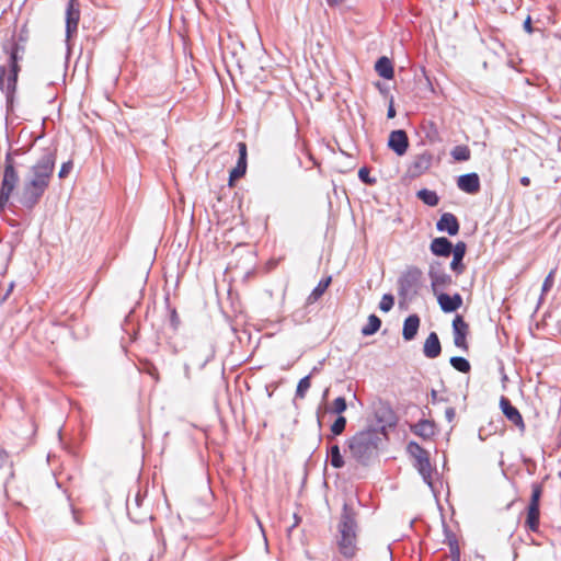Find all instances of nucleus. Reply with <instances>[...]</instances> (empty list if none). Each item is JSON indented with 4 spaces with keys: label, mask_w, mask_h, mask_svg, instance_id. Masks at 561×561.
Returning a JSON list of instances; mask_svg holds the SVG:
<instances>
[{
    "label": "nucleus",
    "mask_w": 561,
    "mask_h": 561,
    "mask_svg": "<svg viewBox=\"0 0 561 561\" xmlns=\"http://www.w3.org/2000/svg\"><path fill=\"white\" fill-rule=\"evenodd\" d=\"M442 352L438 335L435 332L430 333L423 346V353L427 358H436Z\"/></svg>",
    "instance_id": "a211bd4d"
},
{
    "label": "nucleus",
    "mask_w": 561,
    "mask_h": 561,
    "mask_svg": "<svg viewBox=\"0 0 561 561\" xmlns=\"http://www.w3.org/2000/svg\"><path fill=\"white\" fill-rule=\"evenodd\" d=\"M388 146L398 156H403L409 148V138L407 133L402 129L391 131L388 139Z\"/></svg>",
    "instance_id": "f8f14e48"
},
{
    "label": "nucleus",
    "mask_w": 561,
    "mask_h": 561,
    "mask_svg": "<svg viewBox=\"0 0 561 561\" xmlns=\"http://www.w3.org/2000/svg\"><path fill=\"white\" fill-rule=\"evenodd\" d=\"M447 546L449 548L451 561H460V548L458 540L455 536L448 537Z\"/></svg>",
    "instance_id": "7c9ffc66"
},
{
    "label": "nucleus",
    "mask_w": 561,
    "mask_h": 561,
    "mask_svg": "<svg viewBox=\"0 0 561 561\" xmlns=\"http://www.w3.org/2000/svg\"><path fill=\"white\" fill-rule=\"evenodd\" d=\"M446 416H447L448 421H451L454 419V416H455L454 408H448L446 410Z\"/></svg>",
    "instance_id": "37998d69"
},
{
    "label": "nucleus",
    "mask_w": 561,
    "mask_h": 561,
    "mask_svg": "<svg viewBox=\"0 0 561 561\" xmlns=\"http://www.w3.org/2000/svg\"><path fill=\"white\" fill-rule=\"evenodd\" d=\"M347 408L346 400L343 397L334 399L332 403V411L336 414L343 413Z\"/></svg>",
    "instance_id": "c9c22d12"
},
{
    "label": "nucleus",
    "mask_w": 561,
    "mask_h": 561,
    "mask_svg": "<svg viewBox=\"0 0 561 561\" xmlns=\"http://www.w3.org/2000/svg\"><path fill=\"white\" fill-rule=\"evenodd\" d=\"M0 473H8L13 477V463L10 460V456L5 450H0Z\"/></svg>",
    "instance_id": "c85d7f7f"
},
{
    "label": "nucleus",
    "mask_w": 561,
    "mask_h": 561,
    "mask_svg": "<svg viewBox=\"0 0 561 561\" xmlns=\"http://www.w3.org/2000/svg\"><path fill=\"white\" fill-rule=\"evenodd\" d=\"M81 11L78 0H69L66 9V35L67 38L72 37L77 31L80 22Z\"/></svg>",
    "instance_id": "9d476101"
},
{
    "label": "nucleus",
    "mask_w": 561,
    "mask_h": 561,
    "mask_svg": "<svg viewBox=\"0 0 561 561\" xmlns=\"http://www.w3.org/2000/svg\"><path fill=\"white\" fill-rule=\"evenodd\" d=\"M465 251H466V245L463 242L457 243L453 251L454 257L450 263V267L453 271L457 272L458 274L462 273V271H463V265H462L461 261L463 259Z\"/></svg>",
    "instance_id": "b1692460"
},
{
    "label": "nucleus",
    "mask_w": 561,
    "mask_h": 561,
    "mask_svg": "<svg viewBox=\"0 0 561 561\" xmlns=\"http://www.w3.org/2000/svg\"><path fill=\"white\" fill-rule=\"evenodd\" d=\"M450 365L458 371L460 373H469L470 371V364L469 362L463 358V357H458V356H455V357H451L450 358Z\"/></svg>",
    "instance_id": "2f4dec72"
},
{
    "label": "nucleus",
    "mask_w": 561,
    "mask_h": 561,
    "mask_svg": "<svg viewBox=\"0 0 561 561\" xmlns=\"http://www.w3.org/2000/svg\"><path fill=\"white\" fill-rule=\"evenodd\" d=\"M431 286L434 295H438L443 289L451 284V277L443 270L431 266L430 268Z\"/></svg>",
    "instance_id": "9b49d317"
},
{
    "label": "nucleus",
    "mask_w": 561,
    "mask_h": 561,
    "mask_svg": "<svg viewBox=\"0 0 561 561\" xmlns=\"http://www.w3.org/2000/svg\"><path fill=\"white\" fill-rule=\"evenodd\" d=\"M329 456H330V463L333 468L339 469L344 466L345 461L343 459V456L340 451V447L337 445H333L330 448Z\"/></svg>",
    "instance_id": "cd10ccee"
},
{
    "label": "nucleus",
    "mask_w": 561,
    "mask_h": 561,
    "mask_svg": "<svg viewBox=\"0 0 561 561\" xmlns=\"http://www.w3.org/2000/svg\"><path fill=\"white\" fill-rule=\"evenodd\" d=\"M394 116H396V110H394L393 104L391 102L389 107H388L387 117L388 118H393Z\"/></svg>",
    "instance_id": "a19ab883"
},
{
    "label": "nucleus",
    "mask_w": 561,
    "mask_h": 561,
    "mask_svg": "<svg viewBox=\"0 0 561 561\" xmlns=\"http://www.w3.org/2000/svg\"><path fill=\"white\" fill-rule=\"evenodd\" d=\"M381 327V320L376 314H370L367 324L362 328V334L365 336L375 334Z\"/></svg>",
    "instance_id": "a878e982"
},
{
    "label": "nucleus",
    "mask_w": 561,
    "mask_h": 561,
    "mask_svg": "<svg viewBox=\"0 0 561 561\" xmlns=\"http://www.w3.org/2000/svg\"><path fill=\"white\" fill-rule=\"evenodd\" d=\"M417 197L430 207H434L438 204V196L434 191L421 190L417 192Z\"/></svg>",
    "instance_id": "bb28decb"
},
{
    "label": "nucleus",
    "mask_w": 561,
    "mask_h": 561,
    "mask_svg": "<svg viewBox=\"0 0 561 561\" xmlns=\"http://www.w3.org/2000/svg\"><path fill=\"white\" fill-rule=\"evenodd\" d=\"M72 169H73L72 160H68L67 162H64L61 164L59 173H58L59 179L67 178L70 174V172L72 171Z\"/></svg>",
    "instance_id": "4c0bfd02"
},
{
    "label": "nucleus",
    "mask_w": 561,
    "mask_h": 561,
    "mask_svg": "<svg viewBox=\"0 0 561 561\" xmlns=\"http://www.w3.org/2000/svg\"><path fill=\"white\" fill-rule=\"evenodd\" d=\"M331 280H332L331 276H329L324 279H321L319 282V284L317 285V287L309 295L308 301L310 304L316 302L325 293V290L328 289V287L331 284Z\"/></svg>",
    "instance_id": "393cba45"
},
{
    "label": "nucleus",
    "mask_w": 561,
    "mask_h": 561,
    "mask_svg": "<svg viewBox=\"0 0 561 561\" xmlns=\"http://www.w3.org/2000/svg\"><path fill=\"white\" fill-rule=\"evenodd\" d=\"M422 278V271L417 267L409 268L400 278V288L403 291H409L417 286Z\"/></svg>",
    "instance_id": "dca6fc26"
},
{
    "label": "nucleus",
    "mask_w": 561,
    "mask_h": 561,
    "mask_svg": "<svg viewBox=\"0 0 561 561\" xmlns=\"http://www.w3.org/2000/svg\"><path fill=\"white\" fill-rule=\"evenodd\" d=\"M432 161H433V157L428 152L417 154L414 158L410 169L413 172V174L420 175L431 168Z\"/></svg>",
    "instance_id": "aec40b11"
},
{
    "label": "nucleus",
    "mask_w": 561,
    "mask_h": 561,
    "mask_svg": "<svg viewBox=\"0 0 561 561\" xmlns=\"http://www.w3.org/2000/svg\"><path fill=\"white\" fill-rule=\"evenodd\" d=\"M411 431L423 439H431L436 434V424L430 420H421L411 426Z\"/></svg>",
    "instance_id": "f3484780"
},
{
    "label": "nucleus",
    "mask_w": 561,
    "mask_h": 561,
    "mask_svg": "<svg viewBox=\"0 0 561 561\" xmlns=\"http://www.w3.org/2000/svg\"><path fill=\"white\" fill-rule=\"evenodd\" d=\"M524 28L528 34L533 33V26H531V19L530 16H527V19L524 21Z\"/></svg>",
    "instance_id": "ea45409f"
},
{
    "label": "nucleus",
    "mask_w": 561,
    "mask_h": 561,
    "mask_svg": "<svg viewBox=\"0 0 561 561\" xmlns=\"http://www.w3.org/2000/svg\"><path fill=\"white\" fill-rule=\"evenodd\" d=\"M435 296L440 309L446 313L454 312L462 306V297L458 293L453 296H449L445 293H439Z\"/></svg>",
    "instance_id": "ddd939ff"
},
{
    "label": "nucleus",
    "mask_w": 561,
    "mask_h": 561,
    "mask_svg": "<svg viewBox=\"0 0 561 561\" xmlns=\"http://www.w3.org/2000/svg\"><path fill=\"white\" fill-rule=\"evenodd\" d=\"M458 187L469 194H474L480 190V179L477 173L460 175L457 181Z\"/></svg>",
    "instance_id": "2eb2a0df"
},
{
    "label": "nucleus",
    "mask_w": 561,
    "mask_h": 561,
    "mask_svg": "<svg viewBox=\"0 0 561 561\" xmlns=\"http://www.w3.org/2000/svg\"><path fill=\"white\" fill-rule=\"evenodd\" d=\"M469 332V324L465 321L462 316L457 314L453 320L454 344L463 352H468L469 350V344L467 341Z\"/></svg>",
    "instance_id": "6e6552de"
},
{
    "label": "nucleus",
    "mask_w": 561,
    "mask_h": 561,
    "mask_svg": "<svg viewBox=\"0 0 561 561\" xmlns=\"http://www.w3.org/2000/svg\"><path fill=\"white\" fill-rule=\"evenodd\" d=\"M340 537L337 539L339 551L345 558H353L356 554V522L350 510H344L339 524Z\"/></svg>",
    "instance_id": "7ed1b4c3"
},
{
    "label": "nucleus",
    "mask_w": 561,
    "mask_h": 561,
    "mask_svg": "<svg viewBox=\"0 0 561 561\" xmlns=\"http://www.w3.org/2000/svg\"><path fill=\"white\" fill-rule=\"evenodd\" d=\"M543 493L541 483L531 484V496L526 508V518L524 527L531 533H538L540 526V499Z\"/></svg>",
    "instance_id": "39448f33"
},
{
    "label": "nucleus",
    "mask_w": 561,
    "mask_h": 561,
    "mask_svg": "<svg viewBox=\"0 0 561 561\" xmlns=\"http://www.w3.org/2000/svg\"><path fill=\"white\" fill-rule=\"evenodd\" d=\"M358 178L366 184L371 185L376 182L375 179L370 178V171L365 167L358 170Z\"/></svg>",
    "instance_id": "58836bf2"
},
{
    "label": "nucleus",
    "mask_w": 561,
    "mask_h": 561,
    "mask_svg": "<svg viewBox=\"0 0 561 561\" xmlns=\"http://www.w3.org/2000/svg\"><path fill=\"white\" fill-rule=\"evenodd\" d=\"M19 182V174L14 168L13 159L8 154L5 158V164L3 169V176L0 188V208L3 209L16 184Z\"/></svg>",
    "instance_id": "0eeeda50"
},
{
    "label": "nucleus",
    "mask_w": 561,
    "mask_h": 561,
    "mask_svg": "<svg viewBox=\"0 0 561 561\" xmlns=\"http://www.w3.org/2000/svg\"><path fill=\"white\" fill-rule=\"evenodd\" d=\"M394 305V298L391 294H385L379 302V309L383 312H388Z\"/></svg>",
    "instance_id": "f704fd0d"
},
{
    "label": "nucleus",
    "mask_w": 561,
    "mask_h": 561,
    "mask_svg": "<svg viewBox=\"0 0 561 561\" xmlns=\"http://www.w3.org/2000/svg\"><path fill=\"white\" fill-rule=\"evenodd\" d=\"M451 157L456 161H468L471 157V151L468 146L459 145L451 150Z\"/></svg>",
    "instance_id": "c756f323"
},
{
    "label": "nucleus",
    "mask_w": 561,
    "mask_h": 561,
    "mask_svg": "<svg viewBox=\"0 0 561 561\" xmlns=\"http://www.w3.org/2000/svg\"><path fill=\"white\" fill-rule=\"evenodd\" d=\"M554 274H556V268L551 270L549 272V274L547 275V277L545 278L543 284H542V294L548 293L552 288L553 283H554Z\"/></svg>",
    "instance_id": "e433bc0d"
},
{
    "label": "nucleus",
    "mask_w": 561,
    "mask_h": 561,
    "mask_svg": "<svg viewBox=\"0 0 561 561\" xmlns=\"http://www.w3.org/2000/svg\"><path fill=\"white\" fill-rule=\"evenodd\" d=\"M10 72L7 75L5 67L0 66V90L7 95H12L16 89L18 75L20 66L18 64V45L14 44L10 51L9 59Z\"/></svg>",
    "instance_id": "423d86ee"
},
{
    "label": "nucleus",
    "mask_w": 561,
    "mask_h": 561,
    "mask_svg": "<svg viewBox=\"0 0 561 561\" xmlns=\"http://www.w3.org/2000/svg\"><path fill=\"white\" fill-rule=\"evenodd\" d=\"M346 0H327V3L330 5V7H336V5H341L345 2Z\"/></svg>",
    "instance_id": "79ce46f5"
},
{
    "label": "nucleus",
    "mask_w": 561,
    "mask_h": 561,
    "mask_svg": "<svg viewBox=\"0 0 561 561\" xmlns=\"http://www.w3.org/2000/svg\"><path fill=\"white\" fill-rule=\"evenodd\" d=\"M431 250L436 255L448 256L453 251V244L446 238H436L431 243Z\"/></svg>",
    "instance_id": "5701e85b"
},
{
    "label": "nucleus",
    "mask_w": 561,
    "mask_h": 561,
    "mask_svg": "<svg viewBox=\"0 0 561 561\" xmlns=\"http://www.w3.org/2000/svg\"><path fill=\"white\" fill-rule=\"evenodd\" d=\"M500 409L504 416L513 423L520 433H524L526 431V424L524 422V419L520 414V412L515 408L508 398L502 396L500 398Z\"/></svg>",
    "instance_id": "1a4fd4ad"
},
{
    "label": "nucleus",
    "mask_w": 561,
    "mask_h": 561,
    "mask_svg": "<svg viewBox=\"0 0 561 561\" xmlns=\"http://www.w3.org/2000/svg\"><path fill=\"white\" fill-rule=\"evenodd\" d=\"M346 426V419L342 415H340L331 425V432L333 435L337 436L341 435Z\"/></svg>",
    "instance_id": "72a5a7b5"
},
{
    "label": "nucleus",
    "mask_w": 561,
    "mask_h": 561,
    "mask_svg": "<svg viewBox=\"0 0 561 561\" xmlns=\"http://www.w3.org/2000/svg\"><path fill=\"white\" fill-rule=\"evenodd\" d=\"M380 443L381 436L377 430L359 431L347 439V453L356 462L367 465L378 455Z\"/></svg>",
    "instance_id": "f03ea898"
},
{
    "label": "nucleus",
    "mask_w": 561,
    "mask_h": 561,
    "mask_svg": "<svg viewBox=\"0 0 561 561\" xmlns=\"http://www.w3.org/2000/svg\"><path fill=\"white\" fill-rule=\"evenodd\" d=\"M437 229L439 231H446L450 236H454L459 230V224L457 218L451 213H444V215L437 222Z\"/></svg>",
    "instance_id": "6ab92c4d"
},
{
    "label": "nucleus",
    "mask_w": 561,
    "mask_h": 561,
    "mask_svg": "<svg viewBox=\"0 0 561 561\" xmlns=\"http://www.w3.org/2000/svg\"><path fill=\"white\" fill-rule=\"evenodd\" d=\"M407 450L413 458V466L417 469L424 482L432 486L434 467L431 463L428 451L415 442H410L407 446Z\"/></svg>",
    "instance_id": "20e7f679"
},
{
    "label": "nucleus",
    "mask_w": 561,
    "mask_h": 561,
    "mask_svg": "<svg viewBox=\"0 0 561 561\" xmlns=\"http://www.w3.org/2000/svg\"><path fill=\"white\" fill-rule=\"evenodd\" d=\"M56 157L47 152L39 161L30 168L24 176L22 186L16 192V201L26 208L35 207L49 186L55 170Z\"/></svg>",
    "instance_id": "f257e3e1"
},
{
    "label": "nucleus",
    "mask_w": 561,
    "mask_h": 561,
    "mask_svg": "<svg viewBox=\"0 0 561 561\" xmlns=\"http://www.w3.org/2000/svg\"><path fill=\"white\" fill-rule=\"evenodd\" d=\"M238 152L239 159L237 165L230 171V180H236L245 174L247 171V157H248V148L247 144L243 141L238 142Z\"/></svg>",
    "instance_id": "4468645a"
},
{
    "label": "nucleus",
    "mask_w": 561,
    "mask_h": 561,
    "mask_svg": "<svg viewBox=\"0 0 561 561\" xmlns=\"http://www.w3.org/2000/svg\"><path fill=\"white\" fill-rule=\"evenodd\" d=\"M520 183H522L524 186H527V185H529L530 180H529L528 178H526V176H525V178H522Z\"/></svg>",
    "instance_id": "c03bdc74"
},
{
    "label": "nucleus",
    "mask_w": 561,
    "mask_h": 561,
    "mask_svg": "<svg viewBox=\"0 0 561 561\" xmlns=\"http://www.w3.org/2000/svg\"><path fill=\"white\" fill-rule=\"evenodd\" d=\"M375 70L383 79L390 80L394 76L393 66L388 57H380L376 65Z\"/></svg>",
    "instance_id": "4be33fe9"
},
{
    "label": "nucleus",
    "mask_w": 561,
    "mask_h": 561,
    "mask_svg": "<svg viewBox=\"0 0 561 561\" xmlns=\"http://www.w3.org/2000/svg\"><path fill=\"white\" fill-rule=\"evenodd\" d=\"M420 322L417 314H411L404 320L402 336L405 341H411L415 337L420 328Z\"/></svg>",
    "instance_id": "412c9836"
},
{
    "label": "nucleus",
    "mask_w": 561,
    "mask_h": 561,
    "mask_svg": "<svg viewBox=\"0 0 561 561\" xmlns=\"http://www.w3.org/2000/svg\"><path fill=\"white\" fill-rule=\"evenodd\" d=\"M310 387H311L310 376H306V377L301 378L297 385L296 397L304 399Z\"/></svg>",
    "instance_id": "473e14b6"
}]
</instances>
